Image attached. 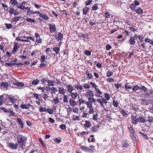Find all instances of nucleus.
<instances>
[{
    "instance_id": "3c124183",
    "label": "nucleus",
    "mask_w": 153,
    "mask_h": 153,
    "mask_svg": "<svg viewBox=\"0 0 153 153\" xmlns=\"http://www.w3.org/2000/svg\"><path fill=\"white\" fill-rule=\"evenodd\" d=\"M26 21L31 23H34L36 22V21L34 19H32L31 18H27L26 19Z\"/></svg>"
},
{
    "instance_id": "8fccbe9b",
    "label": "nucleus",
    "mask_w": 153,
    "mask_h": 153,
    "mask_svg": "<svg viewBox=\"0 0 153 153\" xmlns=\"http://www.w3.org/2000/svg\"><path fill=\"white\" fill-rule=\"evenodd\" d=\"M92 97H88V100L90 102H96V100L95 99Z\"/></svg>"
},
{
    "instance_id": "4d7b16f0",
    "label": "nucleus",
    "mask_w": 153,
    "mask_h": 153,
    "mask_svg": "<svg viewBox=\"0 0 153 153\" xmlns=\"http://www.w3.org/2000/svg\"><path fill=\"white\" fill-rule=\"evenodd\" d=\"M53 51L55 52L56 54H58L60 51V49L57 47H55L53 48Z\"/></svg>"
},
{
    "instance_id": "6e6d98bb",
    "label": "nucleus",
    "mask_w": 153,
    "mask_h": 153,
    "mask_svg": "<svg viewBox=\"0 0 153 153\" xmlns=\"http://www.w3.org/2000/svg\"><path fill=\"white\" fill-rule=\"evenodd\" d=\"M83 86L85 89H89L91 86L89 84V83H85L83 84Z\"/></svg>"
},
{
    "instance_id": "f704fd0d",
    "label": "nucleus",
    "mask_w": 153,
    "mask_h": 153,
    "mask_svg": "<svg viewBox=\"0 0 153 153\" xmlns=\"http://www.w3.org/2000/svg\"><path fill=\"white\" fill-rule=\"evenodd\" d=\"M78 34V36L79 37H83L85 39H88V36L87 35L84 34L82 33H79Z\"/></svg>"
},
{
    "instance_id": "6e6552de",
    "label": "nucleus",
    "mask_w": 153,
    "mask_h": 153,
    "mask_svg": "<svg viewBox=\"0 0 153 153\" xmlns=\"http://www.w3.org/2000/svg\"><path fill=\"white\" fill-rule=\"evenodd\" d=\"M27 3V2L26 1H24L21 3H18L16 5V7L21 10H25L26 7H25V6Z\"/></svg>"
},
{
    "instance_id": "de8ad7c7",
    "label": "nucleus",
    "mask_w": 153,
    "mask_h": 153,
    "mask_svg": "<svg viewBox=\"0 0 153 153\" xmlns=\"http://www.w3.org/2000/svg\"><path fill=\"white\" fill-rule=\"evenodd\" d=\"M112 102L113 104L115 107L116 108L119 107L118 105L119 103L117 101H115V100H113Z\"/></svg>"
},
{
    "instance_id": "c03bdc74",
    "label": "nucleus",
    "mask_w": 153,
    "mask_h": 153,
    "mask_svg": "<svg viewBox=\"0 0 153 153\" xmlns=\"http://www.w3.org/2000/svg\"><path fill=\"white\" fill-rule=\"evenodd\" d=\"M135 11L139 14H142L143 13V10L139 7L136 9Z\"/></svg>"
},
{
    "instance_id": "09e8293b",
    "label": "nucleus",
    "mask_w": 153,
    "mask_h": 153,
    "mask_svg": "<svg viewBox=\"0 0 153 153\" xmlns=\"http://www.w3.org/2000/svg\"><path fill=\"white\" fill-rule=\"evenodd\" d=\"M8 112L9 113V117H11L12 116H16L15 113V112H14L13 111V110H11L10 111H9V112Z\"/></svg>"
},
{
    "instance_id": "bf43d9fd",
    "label": "nucleus",
    "mask_w": 153,
    "mask_h": 153,
    "mask_svg": "<svg viewBox=\"0 0 153 153\" xmlns=\"http://www.w3.org/2000/svg\"><path fill=\"white\" fill-rule=\"evenodd\" d=\"M150 106L149 108V111L151 113H153V103H151Z\"/></svg>"
},
{
    "instance_id": "e433bc0d",
    "label": "nucleus",
    "mask_w": 153,
    "mask_h": 153,
    "mask_svg": "<svg viewBox=\"0 0 153 153\" xmlns=\"http://www.w3.org/2000/svg\"><path fill=\"white\" fill-rule=\"evenodd\" d=\"M85 122V124H84V126L88 128L91 126V124L90 121L87 120H86Z\"/></svg>"
},
{
    "instance_id": "4468645a",
    "label": "nucleus",
    "mask_w": 153,
    "mask_h": 153,
    "mask_svg": "<svg viewBox=\"0 0 153 153\" xmlns=\"http://www.w3.org/2000/svg\"><path fill=\"white\" fill-rule=\"evenodd\" d=\"M35 37L36 38V42L38 43H41L42 42V39L37 33L35 34Z\"/></svg>"
},
{
    "instance_id": "13d9d810",
    "label": "nucleus",
    "mask_w": 153,
    "mask_h": 153,
    "mask_svg": "<svg viewBox=\"0 0 153 153\" xmlns=\"http://www.w3.org/2000/svg\"><path fill=\"white\" fill-rule=\"evenodd\" d=\"M4 98V95L0 96V106L2 105L3 103Z\"/></svg>"
},
{
    "instance_id": "39448f33",
    "label": "nucleus",
    "mask_w": 153,
    "mask_h": 153,
    "mask_svg": "<svg viewBox=\"0 0 153 153\" xmlns=\"http://www.w3.org/2000/svg\"><path fill=\"white\" fill-rule=\"evenodd\" d=\"M141 101L143 104L145 105H148L150 104L151 103H153V99L151 98L149 99L147 98H144L141 100Z\"/></svg>"
},
{
    "instance_id": "f257e3e1",
    "label": "nucleus",
    "mask_w": 153,
    "mask_h": 153,
    "mask_svg": "<svg viewBox=\"0 0 153 153\" xmlns=\"http://www.w3.org/2000/svg\"><path fill=\"white\" fill-rule=\"evenodd\" d=\"M27 139L24 136L19 134L17 136L16 140L19 148H22L25 146Z\"/></svg>"
},
{
    "instance_id": "473e14b6",
    "label": "nucleus",
    "mask_w": 153,
    "mask_h": 153,
    "mask_svg": "<svg viewBox=\"0 0 153 153\" xmlns=\"http://www.w3.org/2000/svg\"><path fill=\"white\" fill-rule=\"evenodd\" d=\"M141 89V87L138 86V85H135L134 86H133L132 89L133 92H135L137 91L140 90Z\"/></svg>"
},
{
    "instance_id": "58836bf2",
    "label": "nucleus",
    "mask_w": 153,
    "mask_h": 153,
    "mask_svg": "<svg viewBox=\"0 0 153 153\" xmlns=\"http://www.w3.org/2000/svg\"><path fill=\"white\" fill-rule=\"evenodd\" d=\"M75 87L77 90H80V91H82L83 89V88L82 86L80 85H75Z\"/></svg>"
},
{
    "instance_id": "864d4df0",
    "label": "nucleus",
    "mask_w": 153,
    "mask_h": 153,
    "mask_svg": "<svg viewBox=\"0 0 153 153\" xmlns=\"http://www.w3.org/2000/svg\"><path fill=\"white\" fill-rule=\"evenodd\" d=\"M128 53H129L128 57L129 58H131L135 54V51L133 49L131 52H129Z\"/></svg>"
},
{
    "instance_id": "c756f323",
    "label": "nucleus",
    "mask_w": 153,
    "mask_h": 153,
    "mask_svg": "<svg viewBox=\"0 0 153 153\" xmlns=\"http://www.w3.org/2000/svg\"><path fill=\"white\" fill-rule=\"evenodd\" d=\"M17 121L19 124L20 125V127L22 128H24V125L23 123L22 120L20 118H17Z\"/></svg>"
},
{
    "instance_id": "79ce46f5",
    "label": "nucleus",
    "mask_w": 153,
    "mask_h": 153,
    "mask_svg": "<svg viewBox=\"0 0 153 153\" xmlns=\"http://www.w3.org/2000/svg\"><path fill=\"white\" fill-rule=\"evenodd\" d=\"M39 83V80L37 79H36L35 80H33L31 82V84L33 85H37Z\"/></svg>"
},
{
    "instance_id": "20e7f679",
    "label": "nucleus",
    "mask_w": 153,
    "mask_h": 153,
    "mask_svg": "<svg viewBox=\"0 0 153 153\" xmlns=\"http://www.w3.org/2000/svg\"><path fill=\"white\" fill-rule=\"evenodd\" d=\"M97 96L98 97L101 98V99H97V102H98L100 104V105L102 107H103L104 106L103 103L106 104L108 102L107 101V100L105 99V97H103L102 96L99 95H97Z\"/></svg>"
},
{
    "instance_id": "1a4fd4ad",
    "label": "nucleus",
    "mask_w": 153,
    "mask_h": 153,
    "mask_svg": "<svg viewBox=\"0 0 153 153\" xmlns=\"http://www.w3.org/2000/svg\"><path fill=\"white\" fill-rule=\"evenodd\" d=\"M137 35H134V36L130 37L129 42L130 45H134L136 43V40H137Z\"/></svg>"
},
{
    "instance_id": "f03ea898",
    "label": "nucleus",
    "mask_w": 153,
    "mask_h": 153,
    "mask_svg": "<svg viewBox=\"0 0 153 153\" xmlns=\"http://www.w3.org/2000/svg\"><path fill=\"white\" fill-rule=\"evenodd\" d=\"M128 129L129 130L130 134V135L131 138L133 140H135L136 139V137L135 136L136 133L134 129L131 126V125L130 124L128 126Z\"/></svg>"
},
{
    "instance_id": "5701e85b",
    "label": "nucleus",
    "mask_w": 153,
    "mask_h": 153,
    "mask_svg": "<svg viewBox=\"0 0 153 153\" xmlns=\"http://www.w3.org/2000/svg\"><path fill=\"white\" fill-rule=\"evenodd\" d=\"M70 93V96L71 98V99H76V98L77 97V96L78 97V98H79V96L77 94L76 92L75 93L72 92Z\"/></svg>"
},
{
    "instance_id": "393cba45",
    "label": "nucleus",
    "mask_w": 153,
    "mask_h": 153,
    "mask_svg": "<svg viewBox=\"0 0 153 153\" xmlns=\"http://www.w3.org/2000/svg\"><path fill=\"white\" fill-rule=\"evenodd\" d=\"M85 95L88 97H93L94 96V94L91 91L88 90L87 92V93L85 94Z\"/></svg>"
},
{
    "instance_id": "a19ab883",
    "label": "nucleus",
    "mask_w": 153,
    "mask_h": 153,
    "mask_svg": "<svg viewBox=\"0 0 153 153\" xmlns=\"http://www.w3.org/2000/svg\"><path fill=\"white\" fill-rule=\"evenodd\" d=\"M138 133L142 136L145 139L147 140L149 138L146 134H144L141 131H139Z\"/></svg>"
},
{
    "instance_id": "052dcab7",
    "label": "nucleus",
    "mask_w": 153,
    "mask_h": 153,
    "mask_svg": "<svg viewBox=\"0 0 153 153\" xmlns=\"http://www.w3.org/2000/svg\"><path fill=\"white\" fill-rule=\"evenodd\" d=\"M53 101L55 104L58 103L59 102V100L58 97H55L53 98Z\"/></svg>"
},
{
    "instance_id": "2f4dec72",
    "label": "nucleus",
    "mask_w": 153,
    "mask_h": 153,
    "mask_svg": "<svg viewBox=\"0 0 153 153\" xmlns=\"http://www.w3.org/2000/svg\"><path fill=\"white\" fill-rule=\"evenodd\" d=\"M132 87L133 86L130 84L129 83L125 84L124 85L125 89V90H126L127 91H128V89L132 88Z\"/></svg>"
},
{
    "instance_id": "603ef678",
    "label": "nucleus",
    "mask_w": 153,
    "mask_h": 153,
    "mask_svg": "<svg viewBox=\"0 0 153 153\" xmlns=\"http://www.w3.org/2000/svg\"><path fill=\"white\" fill-rule=\"evenodd\" d=\"M98 4H94L92 7V10L93 11L97 10L98 9Z\"/></svg>"
},
{
    "instance_id": "ea45409f",
    "label": "nucleus",
    "mask_w": 153,
    "mask_h": 153,
    "mask_svg": "<svg viewBox=\"0 0 153 153\" xmlns=\"http://www.w3.org/2000/svg\"><path fill=\"white\" fill-rule=\"evenodd\" d=\"M42 82V84H45V82H48V77H43L41 80Z\"/></svg>"
},
{
    "instance_id": "f3484780",
    "label": "nucleus",
    "mask_w": 153,
    "mask_h": 153,
    "mask_svg": "<svg viewBox=\"0 0 153 153\" xmlns=\"http://www.w3.org/2000/svg\"><path fill=\"white\" fill-rule=\"evenodd\" d=\"M145 96L146 97L153 98V91L151 89L148 90Z\"/></svg>"
},
{
    "instance_id": "bb28decb",
    "label": "nucleus",
    "mask_w": 153,
    "mask_h": 153,
    "mask_svg": "<svg viewBox=\"0 0 153 153\" xmlns=\"http://www.w3.org/2000/svg\"><path fill=\"white\" fill-rule=\"evenodd\" d=\"M33 96L39 101H41L42 100V98L40 94L36 93H33Z\"/></svg>"
},
{
    "instance_id": "72a5a7b5",
    "label": "nucleus",
    "mask_w": 153,
    "mask_h": 153,
    "mask_svg": "<svg viewBox=\"0 0 153 153\" xmlns=\"http://www.w3.org/2000/svg\"><path fill=\"white\" fill-rule=\"evenodd\" d=\"M59 92L62 95H64L65 93V90L63 87L59 88Z\"/></svg>"
},
{
    "instance_id": "aec40b11",
    "label": "nucleus",
    "mask_w": 153,
    "mask_h": 153,
    "mask_svg": "<svg viewBox=\"0 0 153 153\" xmlns=\"http://www.w3.org/2000/svg\"><path fill=\"white\" fill-rule=\"evenodd\" d=\"M21 18L20 16H16L11 20V22L14 24H16V22H18Z\"/></svg>"
},
{
    "instance_id": "338daca9",
    "label": "nucleus",
    "mask_w": 153,
    "mask_h": 153,
    "mask_svg": "<svg viewBox=\"0 0 153 153\" xmlns=\"http://www.w3.org/2000/svg\"><path fill=\"white\" fill-rule=\"evenodd\" d=\"M5 27L7 29H9L12 27V25L11 24L9 23H5Z\"/></svg>"
},
{
    "instance_id": "0e129e2a",
    "label": "nucleus",
    "mask_w": 153,
    "mask_h": 153,
    "mask_svg": "<svg viewBox=\"0 0 153 153\" xmlns=\"http://www.w3.org/2000/svg\"><path fill=\"white\" fill-rule=\"evenodd\" d=\"M113 75V72L109 71H108L106 73V75L108 77H110Z\"/></svg>"
},
{
    "instance_id": "5fc2aeb1",
    "label": "nucleus",
    "mask_w": 153,
    "mask_h": 153,
    "mask_svg": "<svg viewBox=\"0 0 153 153\" xmlns=\"http://www.w3.org/2000/svg\"><path fill=\"white\" fill-rule=\"evenodd\" d=\"M10 3L12 5H17L18 4V2L16 0H10Z\"/></svg>"
},
{
    "instance_id": "0eeeda50",
    "label": "nucleus",
    "mask_w": 153,
    "mask_h": 153,
    "mask_svg": "<svg viewBox=\"0 0 153 153\" xmlns=\"http://www.w3.org/2000/svg\"><path fill=\"white\" fill-rule=\"evenodd\" d=\"M14 6L13 7H9V10L8 11L10 15L14 14V15L16 16L19 13V12L17 11V10H15L14 8Z\"/></svg>"
},
{
    "instance_id": "cd10ccee",
    "label": "nucleus",
    "mask_w": 153,
    "mask_h": 153,
    "mask_svg": "<svg viewBox=\"0 0 153 153\" xmlns=\"http://www.w3.org/2000/svg\"><path fill=\"white\" fill-rule=\"evenodd\" d=\"M140 47H142V50L144 51L145 49H146V48H149L148 47H150V46H148L146 43L143 42L141 43Z\"/></svg>"
},
{
    "instance_id": "a878e982",
    "label": "nucleus",
    "mask_w": 153,
    "mask_h": 153,
    "mask_svg": "<svg viewBox=\"0 0 153 153\" xmlns=\"http://www.w3.org/2000/svg\"><path fill=\"white\" fill-rule=\"evenodd\" d=\"M138 119L139 120V122L140 123H144L146 121V119L144 118V117L142 116H140L139 115H138Z\"/></svg>"
},
{
    "instance_id": "7ed1b4c3",
    "label": "nucleus",
    "mask_w": 153,
    "mask_h": 153,
    "mask_svg": "<svg viewBox=\"0 0 153 153\" xmlns=\"http://www.w3.org/2000/svg\"><path fill=\"white\" fill-rule=\"evenodd\" d=\"M139 114H136L135 115H131V123L133 124H134L135 126H136L137 124L139 122L138 119V115Z\"/></svg>"
},
{
    "instance_id": "6ab92c4d",
    "label": "nucleus",
    "mask_w": 153,
    "mask_h": 153,
    "mask_svg": "<svg viewBox=\"0 0 153 153\" xmlns=\"http://www.w3.org/2000/svg\"><path fill=\"white\" fill-rule=\"evenodd\" d=\"M74 100L71 99L69 100L70 105L72 107H74L78 104V102H76Z\"/></svg>"
},
{
    "instance_id": "774afa93",
    "label": "nucleus",
    "mask_w": 153,
    "mask_h": 153,
    "mask_svg": "<svg viewBox=\"0 0 153 153\" xmlns=\"http://www.w3.org/2000/svg\"><path fill=\"white\" fill-rule=\"evenodd\" d=\"M96 92L98 95H100L102 94V92L99 89L97 88L95 89Z\"/></svg>"
},
{
    "instance_id": "c85d7f7f",
    "label": "nucleus",
    "mask_w": 153,
    "mask_h": 153,
    "mask_svg": "<svg viewBox=\"0 0 153 153\" xmlns=\"http://www.w3.org/2000/svg\"><path fill=\"white\" fill-rule=\"evenodd\" d=\"M99 127L97 126H94L90 128L93 132H96L98 131Z\"/></svg>"
},
{
    "instance_id": "680f3d73",
    "label": "nucleus",
    "mask_w": 153,
    "mask_h": 153,
    "mask_svg": "<svg viewBox=\"0 0 153 153\" xmlns=\"http://www.w3.org/2000/svg\"><path fill=\"white\" fill-rule=\"evenodd\" d=\"M121 113L122 115L125 117H127L128 115V114L124 110H123L121 111Z\"/></svg>"
},
{
    "instance_id": "a211bd4d",
    "label": "nucleus",
    "mask_w": 153,
    "mask_h": 153,
    "mask_svg": "<svg viewBox=\"0 0 153 153\" xmlns=\"http://www.w3.org/2000/svg\"><path fill=\"white\" fill-rule=\"evenodd\" d=\"M13 84L14 85H17L19 88H20V89L21 88L23 87L25 85L23 82L19 81H16L15 82H14Z\"/></svg>"
},
{
    "instance_id": "dca6fc26",
    "label": "nucleus",
    "mask_w": 153,
    "mask_h": 153,
    "mask_svg": "<svg viewBox=\"0 0 153 153\" xmlns=\"http://www.w3.org/2000/svg\"><path fill=\"white\" fill-rule=\"evenodd\" d=\"M67 91L70 93L72 92L74 90L76 89L74 88V87L71 84H69L67 85Z\"/></svg>"
},
{
    "instance_id": "c9c22d12",
    "label": "nucleus",
    "mask_w": 153,
    "mask_h": 153,
    "mask_svg": "<svg viewBox=\"0 0 153 153\" xmlns=\"http://www.w3.org/2000/svg\"><path fill=\"white\" fill-rule=\"evenodd\" d=\"M49 89L51 90V92L53 94H55L58 91L57 89L55 87H49Z\"/></svg>"
},
{
    "instance_id": "e2e57ef3",
    "label": "nucleus",
    "mask_w": 153,
    "mask_h": 153,
    "mask_svg": "<svg viewBox=\"0 0 153 153\" xmlns=\"http://www.w3.org/2000/svg\"><path fill=\"white\" fill-rule=\"evenodd\" d=\"M49 86H53L54 85V82L51 80H48V82Z\"/></svg>"
},
{
    "instance_id": "f8f14e48",
    "label": "nucleus",
    "mask_w": 153,
    "mask_h": 153,
    "mask_svg": "<svg viewBox=\"0 0 153 153\" xmlns=\"http://www.w3.org/2000/svg\"><path fill=\"white\" fill-rule=\"evenodd\" d=\"M8 147L10 149H16L18 148H19V145L17 143H10L8 145Z\"/></svg>"
},
{
    "instance_id": "423d86ee",
    "label": "nucleus",
    "mask_w": 153,
    "mask_h": 153,
    "mask_svg": "<svg viewBox=\"0 0 153 153\" xmlns=\"http://www.w3.org/2000/svg\"><path fill=\"white\" fill-rule=\"evenodd\" d=\"M16 100L13 97L10 96L8 97V100L7 101V104L8 105H10L13 103L16 102Z\"/></svg>"
},
{
    "instance_id": "a18cd8bd",
    "label": "nucleus",
    "mask_w": 153,
    "mask_h": 153,
    "mask_svg": "<svg viewBox=\"0 0 153 153\" xmlns=\"http://www.w3.org/2000/svg\"><path fill=\"white\" fill-rule=\"evenodd\" d=\"M104 96L107 101L110 100V96L108 94L105 93L104 94Z\"/></svg>"
},
{
    "instance_id": "412c9836",
    "label": "nucleus",
    "mask_w": 153,
    "mask_h": 153,
    "mask_svg": "<svg viewBox=\"0 0 153 153\" xmlns=\"http://www.w3.org/2000/svg\"><path fill=\"white\" fill-rule=\"evenodd\" d=\"M141 91L142 93V94L145 96L146 93L147 92L148 89L144 85H142L141 87Z\"/></svg>"
},
{
    "instance_id": "69168bd1",
    "label": "nucleus",
    "mask_w": 153,
    "mask_h": 153,
    "mask_svg": "<svg viewBox=\"0 0 153 153\" xmlns=\"http://www.w3.org/2000/svg\"><path fill=\"white\" fill-rule=\"evenodd\" d=\"M68 96L67 95H64L63 96V102L65 103L68 102Z\"/></svg>"
},
{
    "instance_id": "4be33fe9",
    "label": "nucleus",
    "mask_w": 153,
    "mask_h": 153,
    "mask_svg": "<svg viewBox=\"0 0 153 153\" xmlns=\"http://www.w3.org/2000/svg\"><path fill=\"white\" fill-rule=\"evenodd\" d=\"M25 10H27V15L30 16L33 14L34 11L32 7H27L26 8Z\"/></svg>"
},
{
    "instance_id": "9d476101",
    "label": "nucleus",
    "mask_w": 153,
    "mask_h": 153,
    "mask_svg": "<svg viewBox=\"0 0 153 153\" xmlns=\"http://www.w3.org/2000/svg\"><path fill=\"white\" fill-rule=\"evenodd\" d=\"M49 28L51 33H53L55 32L56 30V28L55 24H48Z\"/></svg>"
},
{
    "instance_id": "ddd939ff",
    "label": "nucleus",
    "mask_w": 153,
    "mask_h": 153,
    "mask_svg": "<svg viewBox=\"0 0 153 153\" xmlns=\"http://www.w3.org/2000/svg\"><path fill=\"white\" fill-rule=\"evenodd\" d=\"M55 37L56 38V39L57 40V41H61L63 40V35L62 33L61 32H59L58 35L56 34L55 36Z\"/></svg>"
},
{
    "instance_id": "9b49d317",
    "label": "nucleus",
    "mask_w": 153,
    "mask_h": 153,
    "mask_svg": "<svg viewBox=\"0 0 153 153\" xmlns=\"http://www.w3.org/2000/svg\"><path fill=\"white\" fill-rule=\"evenodd\" d=\"M14 45L12 51V53L15 54L17 53V51L19 50L20 46L18 43L14 42Z\"/></svg>"
},
{
    "instance_id": "b1692460",
    "label": "nucleus",
    "mask_w": 153,
    "mask_h": 153,
    "mask_svg": "<svg viewBox=\"0 0 153 153\" xmlns=\"http://www.w3.org/2000/svg\"><path fill=\"white\" fill-rule=\"evenodd\" d=\"M80 149L82 150H84L85 151L90 152L93 150L92 149L88 148V147L86 146H80Z\"/></svg>"
},
{
    "instance_id": "37998d69",
    "label": "nucleus",
    "mask_w": 153,
    "mask_h": 153,
    "mask_svg": "<svg viewBox=\"0 0 153 153\" xmlns=\"http://www.w3.org/2000/svg\"><path fill=\"white\" fill-rule=\"evenodd\" d=\"M86 110H87L89 111H87L90 114H93L94 113V111L93 107H91V108H87Z\"/></svg>"
},
{
    "instance_id": "4c0bfd02",
    "label": "nucleus",
    "mask_w": 153,
    "mask_h": 153,
    "mask_svg": "<svg viewBox=\"0 0 153 153\" xmlns=\"http://www.w3.org/2000/svg\"><path fill=\"white\" fill-rule=\"evenodd\" d=\"M89 9L87 7H85L83 9V15H86L89 12Z\"/></svg>"
},
{
    "instance_id": "7c9ffc66",
    "label": "nucleus",
    "mask_w": 153,
    "mask_h": 153,
    "mask_svg": "<svg viewBox=\"0 0 153 153\" xmlns=\"http://www.w3.org/2000/svg\"><path fill=\"white\" fill-rule=\"evenodd\" d=\"M85 74L88 79H91L93 78L92 74L90 73L88 70L85 71Z\"/></svg>"
},
{
    "instance_id": "2eb2a0df",
    "label": "nucleus",
    "mask_w": 153,
    "mask_h": 153,
    "mask_svg": "<svg viewBox=\"0 0 153 153\" xmlns=\"http://www.w3.org/2000/svg\"><path fill=\"white\" fill-rule=\"evenodd\" d=\"M39 16L41 17L42 19L45 20H48L50 19L48 16L47 15L46 13L44 12L41 13Z\"/></svg>"
},
{
    "instance_id": "49530a36",
    "label": "nucleus",
    "mask_w": 153,
    "mask_h": 153,
    "mask_svg": "<svg viewBox=\"0 0 153 153\" xmlns=\"http://www.w3.org/2000/svg\"><path fill=\"white\" fill-rule=\"evenodd\" d=\"M129 146V144L127 141L123 142V143H122L123 147L128 148Z\"/></svg>"
}]
</instances>
